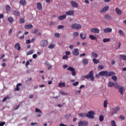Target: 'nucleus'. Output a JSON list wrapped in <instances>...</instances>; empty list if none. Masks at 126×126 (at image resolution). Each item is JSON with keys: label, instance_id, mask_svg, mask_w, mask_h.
Segmentation results:
<instances>
[{"label": "nucleus", "instance_id": "obj_44", "mask_svg": "<svg viewBox=\"0 0 126 126\" xmlns=\"http://www.w3.org/2000/svg\"><path fill=\"white\" fill-rule=\"evenodd\" d=\"M119 118L122 121H125V120H126V117L124 116V115H120Z\"/></svg>", "mask_w": 126, "mask_h": 126}, {"label": "nucleus", "instance_id": "obj_8", "mask_svg": "<svg viewBox=\"0 0 126 126\" xmlns=\"http://www.w3.org/2000/svg\"><path fill=\"white\" fill-rule=\"evenodd\" d=\"M67 70H69L70 71H71L72 72V75L73 76H74L75 75H76V72H75V69H74V68H73L71 66H69L67 68Z\"/></svg>", "mask_w": 126, "mask_h": 126}, {"label": "nucleus", "instance_id": "obj_13", "mask_svg": "<svg viewBox=\"0 0 126 126\" xmlns=\"http://www.w3.org/2000/svg\"><path fill=\"white\" fill-rule=\"evenodd\" d=\"M5 8L6 9V13H9L10 12V10H11V7L8 4L5 5Z\"/></svg>", "mask_w": 126, "mask_h": 126}, {"label": "nucleus", "instance_id": "obj_64", "mask_svg": "<svg viewBox=\"0 0 126 126\" xmlns=\"http://www.w3.org/2000/svg\"><path fill=\"white\" fill-rule=\"evenodd\" d=\"M59 126H67L63 124H60Z\"/></svg>", "mask_w": 126, "mask_h": 126}, {"label": "nucleus", "instance_id": "obj_48", "mask_svg": "<svg viewBox=\"0 0 126 126\" xmlns=\"http://www.w3.org/2000/svg\"><path fill=\"white\" fill-rule=\"evenodd\" d=\"M111 126H117V125H116V122H115V121L113 120L111 121Z\"/></svg>", "mask_w": 126, "mask_h": 126}, {"label": "nucleus", "instance_id": "obj_63", "mask_svg": "<svg viewBox=\"0 0 126 126\" xmlns=\"http://www.w3.org/2000/svg\"><path fill=\"white\" fill-rule=\"evenodd\" d=\"M67 66H68L67 65L64 64L63 65V68L64 69L67 68Z\"/></svg>", "mask_w": 126, "mask_h": 126}, {"label": "nucleus", "instance_id": "obj_38", "mask_svg": "<svg viewBox=\"0 0 126 126\" xmlns=\"http://www.w3.org/2000/svg\"><path fill=\"white\" fill-rule=\"evenodd\" d=\"M108 105V101L107 100H105L103 103L104 108H107Z\"/></svg>", "mask_w": 126, "mask_h": 126}, {"label": "nucleus", "instance_id": "obj_40", "mask_svg": "<svg viewBox=\"0 0 126 126\" xmlns=\"http://www.w3.org/2000/svg\"><path fill=\"white\" fill-rule=\"evenodd\" d=\"M55 47H56V45H55L54 44H50V45H49L48 48H49V49H54V48H55Z\"/></svg>", "mask_w": 126, "mask_h": 126}, {"label": "nucleus", "instance_id": "obj_32", "mask_svg": "<svg viewBox=\"0 0 126 126\" xmlns=\"http://www.w3.org/2000/svg\"><path fill=\"white\" fill-rule=\"evenodd\" d=\"M114 85H115V83L112 82H109L107 84V86H108V87H113V86H114Z\"/></svg>", "mask_w": 126, "mask_h": 126}, {"label": "nucleus", "instance_id": "obj_34", "mask_svg": "<svg viewBox=\"0 0 126 126\" xmlns=\"http://www.w3.org/2000/svg\"><path fill=\"white\" fill-rule=\"evenodd\" d=\"M93 63H95V64H97V63H100V61L94 58L93 60Z\"/></svg>", "mask_w": 126, "mask_h": 126}, {"label": "nucleus", "instance_id": "obj_14", "mask_svg": "<svg viewBox=\"0 0 126 126\" xmlns=\"http://www.w3.org/2000/svg\"><path fill=\"white\" fill-rule=\"evenodd\" d=\"M12 14L14 15V16H20V12L18 10H13L12 12Z\"/></svg>", "mask_w": 126, "mask_h": 126}, {"label": "nucleus", "instance_id": "obj_1", "mask_svg": "<svg viewBox=\"0 0 126 126\" xmlns=\"http://www.w3.org/2000/svg\"><path fill=\"white\" fill-rule=\"evenodd\" d=\"M115 74L116 73L114 71H110L108 72L107 71H102L99 73V75H100V76H106L107 77L113 76V75H115Z\"/></svg>", "mask_w": 126, "mask_h": 126}, {"label": "nucleus", "instance_id": "obj_4", "mask_svg": "<svg viewBox=\"0 0 126 126\" xmlns=\"http://www.w3.org/2000/svg\"><path fill=\"white\" fill-rule=\"evenodd\" d=\"M120 110H121V107L120 106L116 107L113 110V111L111 113V116H113L115 115V114H117L118 112H119Z\"/></svg>", "mask_w": 126, "mask_h": 126}, {"label": "nucleus", "instance_id": "obj_10", "mask_svg": "<svg viewBox=\"0 0 126 126\" xmlns=\"http://www.w3.org/2000/svg\"><path fill=\"white\" fill-rule=\"evenodd\" d=\"M73 56H79V49L76 48L72 52Z\"/></svg>", "mask_w": 126, "mask_h": 126}, {"label": "nucleus", "instance_id": "obj_62", "mask_svg": "<svg viewBox=\"0 0 126 126\" xmlns=\"http://www.w3.org/2000/svg\"><path fill=\"white\" fill-rule=\"evenodd\" d=\"M115 88H119V85L118 84H115Z\"/></svg>", "mask_w": 126, "mask_h": 126}, {"label": "nucleus", "instance_id": "obj_23", "mask_svg": "<svg viewBox=\"0 0 126 126\" xmlns=\"http://www.w3.org/2000/svg\"><path fill=\"white\" fill-rule=\"evenodd\" d=\"M25 29H32L33 28V25H26L25 26Z\"/></svg>", "mask_w": 126, "mask_h": 126}, {"label": "nucleus", "instance_id": "obj_31", "mask_svg": "<svg viewBox=\"0 0 126 126\" xmlns=\"http://www.w3.org/2000/svg\"><path fill=\"white\" fill-rule=\"evenodd\" d=\"M59 87H64V86H65V83H64V82H63V83H62V82H60L59 83Z\"/></svg>", "mask_w": 126, "mask_h": 126}, {"label": "nucleus", "instance_id": "obj_57", "mask_svg": "<svg viewBox=\"0 0 126 126\" xmlns=\"http://www.w3.org/2000/svg\"><path fill=\"white\" fill-rule=\"evenodd\" d=\"M5 125V122H0V126H4Z\"/></svg>", "mask_w": 126, "mask_h": 126}, {"label": "nucleus", "instance_id": "obj_61", "mask_svg": "<svg viewBox=\"0 0 126 126\" xmlns=\"http://www.w3.org/2000/svg\"><path fill=\"white\" fill-rule=\"evenodd\" d=\"M65 55H67V56H69V55H70V52L69 51H66Z\"/></svg>", "mask_w": 126, "mask_h": 126}, {"label": "nucleus", "instance_id": "obj_2", "mask_svg": "<svg viewBox=\"0 0 126 126\" xmlns=\"http://www.w3.org/2000/svg\"><path fill=\"white\" fill-rule=\"evenodd\" d=\"M84 78H86V79H89V78H90L91 81H94L95 78L94 77L93 71H91L88 75L84 76Z\"/></svg>", "mask_w": 126, "mask_h": 126}, {"label": "nucleus", "instance_id": "obj_56", "mask_svg": "<svg viewBox=\"0 0 126 126\" xmlns=\"http://www.w3.org/2000/svg\"><path fill=\"white\" fill-rule=\"evenodd\" d=\"M29 64H30V62H29V61H27L26 63V67H28V65H29Z\"/></svg>", "mask_w": 126, "mask_h": 126}, {"label": "nucleus", "instance_id": "obj_22", "mask_svg": "<svg viewBox=\"0 0 126 126\" xmlns=\"http://www.w3.org/2000/svg\"><path fill=\"white\" fill-rule=\"evenodd\" d=\"M7 20L10 23H12L14 22V19H13V17H12V16L9 17L7 18Z\"/></svg>", "mask_w": 126, "mask_h": 126}, {"label": "nucleus", "instance_id": "obj_41", "mask_svg": "<svg viewBox=\"0 0 126 126\" xmlns=\"http://www.w3.org/2000/svg\"><path fill=\"white\" fill-rule=\"evenodd\" d=\"M112 79L114 80V81H117L118 80V78L117 77V76H113L111 77Z\"/></svg>", "mask_w": 126, "mask_h": 126}, {"label": "nucleus", "instance_id": "obj_9", "mask_svg": "<svg viewBox=\"0 0 126 126\" xmlns=\"http://www.w3.org/2000/svg\"><path fill=\"white\" fill-rule=\"evenodd\" d=\"M40 45L41 47H47V46H48V41L46 40H42L40 42Z\"/></svg>", "mask_w": 126, "mask_h": 126}, {"label": "nucleus", "instance_id": "obj_16", "mask_svg": "<svg viewBox=\"0 0 126 126\" xmlns=\"http://www.w3.org/2000/svg\"><path fill=\"white\" fill-rule=\"evenodd\" d=\"M115 11L117 13V14H118V15H122V14H123V11H122L120 8L117 7L115 9Z\"/></svg>", "mask_w": 126, "mask_h": 126}, {"label": "nucleus", "instance_id": "obj_54", "mask_svg": "<svg viewBox=\"0 0 126 126\" xmlns=\"http://www.w3.org/2000/svg\"><path fill=\"white\" fill-rule=\"evenodd\" d=\"M26 44H30V43H31V40H30V39H27L26 40Z\"/></svg>", "mask_w": 126, "mask_h": 126}, {"label": "nucleus", "instance_id": "obj_15", "mask_svg": "<svg viewBox=\"0 0 126 126\" xmlns=\"http://www.w3.org/2000/svg\"><path fill=\"white\" fill-rule=\"evenodd\" d=\"M112 31V29L110 28H107L103 30L104 33H111Z\"/></svg>", "mask_w": 126, "mask_h": 126}, {"label": "nucleus", "instance_id": "obj_12", "mask_svg": "<svg viewBox=\"0 0 126 126\" xmlns=\"http://www.w3.org/2000/svg\"><path fill=\"white\" fill-rule=\"evenodd\" d=\"M66 15L71 16L74 15V11L73 10H69L65 12Z\"/></svg>", "mask_w": 126, "mask_h": 126}, {"label": "nucleus", "instance_id": "obj_29", "mask_svg": "<svg viewBox=\"0 0 126 126\" xmlns=\"http://www.w3.org/2000/svg\"><path fill=\"white\" fill-rule=\"evenodd\" d=\"M20 4L21 5H25V4H26V1H25V0H20Z\"/></svg>", "mask_w": 126, "mask_h": 126}, {"label": "nucleus", "instance_id": "obj_51", "mask_svg": "<svg viewBox=\"0 0 126 126\" xmlns=\"http://www.w3.org/2000/svg\"><path fill=\"white\" fill-rule=\"evenodd\" d=\"M64 27L63 25H59L58 26V29H63Z\"/></svg>", "mask_w": 126, "mask_h": 126}, {"label": "nucleus", "instance_id": "obj_19", "mask_svg": "<svg viewBox=\"0 0 126 126\" xmlns=\"http://www.w3.org/2000/svg\"><path fill=\"white\" fill-rule=\"evenodd\" d=\"M14 48L18 51H20V50H21V46H20V44L19 43H17L15 45Z\"/></svg>", "mask_w": 126, "mask_h": 126}, {"label": "nucleus", "instance_id": "obj_5", "mask_svg": "<svg viewBox=\"0 0 126 126\" xmlns=\"http://www.w3.org/2000/svg\"><path fill=\"white\" fill-rule=\"evenodd\" d=\"M81 25L79 24H73L71 25V28H72V29L79 30L81 29Z\"/></svg>", "mask_w": 126, "mask_h": 126}, {"label": "nucleus", "instance_id": "obj_50", "mask_svg": "<svg viewBox=\"0 0 126 126\" xmlns=\"http://www.w3.org/2000/svg\"><path fill=\"white\" fill-rule=\"evenodd\" d=\"M81 93V90L77 91L76 92L75 94L76 95H77V94L80 95Z\"/></svg>", "mask_w": 126, "mask_h": 126}, {"label": "nucleus", "instance_id": "obj_3", "mask_svg": "<svg viewBox=\"0 0 126 126\" xmlns=\"http://www.w3.org/2000/svg\"><path fill=\"white\" fill-rule=\"evenodd\" d=\"M94 115H95V112L94 111H91L88 112V114H86V117L89 119H94Z\"/></svg>", "mask_w": 126, "mask_h": 126}, {"label": "nucleus", "instance_id": "obj_52", "mask_svg": "<svg viewBox=\"0 0 126 126\" xmlns=\"http://www.w3.org/2000/svg\"><path fill=\"white\" fill-rule=\"evenodd\" d=\"M67 59H68V56H67V55H65L63 57V60H67Z\"/></svg>", "mask_w": 126, "mask_h": 126}, {"label": "nucleus", "instance_id": "obj_39", "mask_svg": "<svg viewBox=\"0 0 126 126\" xmlns=\"http://www.w3.org/2000/svg\"><path fill=\"white\" fill-rule=\"evenodd\" d=\"M111 41V39L110 38H104L103 39V42L104 43H107V42H110Z\"/></svg>", "mask_w": 126, "mask_h": 126}, {"label": "nucleus", "instance_id": "obj_37", "mask_svg": "<svg viewBox=\"0 0 126 126\" xmlns=\"http://www.w3.org/2000/svg\"><path fill=\"white\" fill-rule=\"evenodd\" d=\"M120 59H123L124 61H126V56L124 55H120Z\"/></svg>", "mask_w": 126, "mask_h": 126}, {"label": "nucleus", "instance_id": "obj_18", "mask_svg": "<svg viewBox=\"0 0 126 126\" xmlns=\"http://www.w3.org/2000/svg\"><path fill=\"white\" fill-rule=\"evenodd\" d=\"M109 6H105L104 7H103L102 8V9H101L100 10L101 13H103V12H106V11H107V10H109Z\"/></svg>", "mask_w": 126, "mask_h": 126}, {"label": "nucleus", "instance_id": "obj_11", "mask_svg": "<svg viewBox=\"0 0 126 126\" xmlns=\"http://www.w3.org/2000/svg\"><path fill=\"white\" fill-rule=\"evenodd\" d=\"M70 4L72 5V6H73V7H76V8L78 7V4L77 3V2H76L75 1H73V0L71 1Z\"/></svg>", "mask_w": 126, "mask_h": 126}, {"label": "nucleus", "instance_id": "obj_58", "mask_svg": "<svg viewBox=\"0 0 126 126\" xmlns=\"http://www.w3.org/2000/svg\"><path fill=\"white\" fill-rule=\"evenodd\" d=\"M11 33H12V29H10L8 32L9 35H10V34H11Z\"/></svg>", "mask_w": 126, "mask_h": 126}, {"label": "nucleus", "instance_id": "obj_33", "mask_svg": "<svg viewBox=\"0 0 126 126\" xmlns=\"http://www.w3.org/2000/svg\"><path fill=\"white\" fill-rule=\"evenodd\" d=\"M89 38H90V39H91V40H96L97 39V37H96L95 36H94L93 35H91V34H90L89 35Z\"/></svg>", "mask_w": 126, "mask_h": 126}, {"label": "nucleus", "instance_id": "obj_26", "mask_svg": "<svg viewBox=\"0 0 126 126\" xmlns=\"http://www.w3.org/2000/svg\"><path fill=\"white\" fill-rule=\"evenodd\" d=\"M80 37L82 40H85V39H86V35L84 34L83 35V33H82L80 34Z\"/></svg>", "mask_w": 126, "mask_h": 126}, {"label": "nucleus", "instance_id": "obj_47", "mask_svg": "<svg viewBox=\"0 0 126 126\" xmlns=\"http://www.w3.org/2000/svg\"><path fill=\"white\" fill-rule=\"evenodd\" d=\"M98 70H101V69H104V66L103 65H99L98 66Z\"/></svg>", "mask_w": 126, "mask_h": 126}, {"label": "nucleus", "instance_id": "obj_43", "mask_svg": "<svg viewBox=\"0 0 126 126\" xmlns=\"http://www.w3.org/2000/svg\"><path fill=\"white\" fill-rule=\"evenodd\" d=\"M79 116H80V117H82V118H85V117H86V114L80 113V114H79Z\"/></svg>", "mask_w": 126, "mask_h": 126}, {"label": "nucleus", "instance_id": "obj_42", "mask_svg": "<svg viewBox=\"0 0 126 126\" xmlns=\"http://www.w3.org/2000/svg\"><path fill=\"white\" fill-rule=\"evenodd\" d=\"M99 121L100 122H103L104 121V116L103 115L99 116Z\"/></svg>", "mask_w": 126, "mask_h": 126}, {"label": "nucleus", "instance_id": "obj_7", "mask_svg": "<svg viewBox=\"0 0 126 126\" xmlns=\"http://www.w3.org/2000/svg\"><path fill=\"white\" fill-rule=\"evenodd\" d=\"M90 32L94 34H98V33H100V30L98 28H93L91 29Z\"/></svg>", "mask_w": 126, "mask_h": 126}, {"label": "nucleus", "instance_id": "obj_60", "mask_svg": "<svg viewBox=\"0 0 126 126\" xmlns=\"http://www.w3.org/2000/svg\"><path fill=\"white\" fill-rule=\"evenodd\" d=\"M33 59H36L37 58V54H33L32 55Z\"/></svg>", "mask_w": 126, "mask_h": 126}, {"label": "nucleus", "instance_id": "obj_28", "mask_svg": "<svg viewBox=\"0 0 126 126\" xmlns=\"http://www.w3.org/2000/svg\"><path fill=\"white\" fill-rule=\"evenodd\" d=\"M119 33L120 34V35L122 36V37H125V36H126V35L125 34V32H124L122 30L119 31Z\"/></svg>", "mask_w": 126, "mask_h": 126}, {"label": "nucleus", "instance_id": "obj_20", "mask_svg": "<svg viewBox=\"0 0 126 126\" xmlns=\"http://www.w3.org/2000/svg\"><path fill=\"white\" fill-rule=\"evenodd\" d=\"M65 18H66V15L65 14H63L58 17L59 20L60 21L63 20L64 19H65Z\"/></svg>", "mask_w": 126, "mask_h": 126}, {"label": "nucleus", "instance_id": "obj_25", "mask_svg": "<svg viewBox=\"0 0 126 126\" xmlns=\"http://www.w3.org/2000/svg\"><path fill=\"white\" fill-rule=\"evenodd\" d=\"M82 63H83V64H84V65H87V64L89 62H88V60H87V59H84L82 61Z\"/></svg>", "mask_w": 126, "mask_h": 126}, {"label": "nucleus", "instance_id": "obj_53", "mask_svg": "<svg viewBox=\"0 0 126 126\" xmlns=\"http://www.w3.org/2000/svg\"><path fill=\"white\" fill-rule=\"evenodd\" d=\"M55 36L56 37H57V38H59V37H60V33H59L56 32V33H55Z\"/></svg>", "mask_w": 126, "mask_h": 126}, {"label": "nucleus", "instance_id": "obj_17", "mask_svg": "<svg viewBox=\"0 0 126 126\" xmlns=\"http://www.w3.org/2000/svg\"><path fill=\"white\" fill-rule=\"evenodd\" d=\"M36 6H37V8L38 10H42L43 7H42V4L41 3V2H37L36 3Z\"/></svg>", "mask_w": 126, "mask_h": 126}, {"label": "nucleus", "instance_id": "obj_21", "mask_svg": "<svg viewBox=\"0 0 126 126\" xmlns=\"http://www.w3.org/2000/svg\"><path fill=\"white\" fill-rule=\"evenodd\" d=\"M124 87L120 86L119 88V91L121 93V95H124Z\"/></svg>", "mask_w": 126, "mask_h": 126}, {"label": "nucleus", "instance_id": "obj_45", "mask_svg": "<svg viewBox=\"0 0 126 126\" xmlns=\"http://www.w3.org/2000/svg\"><path fill=\"white\" fill-rule=\"evenodd\" d=\"M78 35H79V33H78V32H74L73 33V36L74 37H77V36H78Z\"/></svg>", "mask_w": 126, "mask_h": 126}, {"label": "nucleus", "instance_id": "obj_6", "mask_svg": "<svg viewBox=\"0 0 126 126\" xmlns=\"http://www.w3.org/2000/svg\"><path fill=\"white\" fill-rule=\"evenodd\" d=\"M78 126H88V122L87 121H80L78 122Z\"/></svg>", "mask_w": 126, "mask_h": 126}, {"label": "nucleus", "instance_id": "obj_55", "mask_svg": "<svg viewBox=\"0 0 126 126\" xmlns=\"http://www.w3.org/2000/svg\"><path fill=\"white\" fill-rule=\"evenodd\" d=\"M19 90H20V89L19 88V87H17L16 86L15 89V91H19Z\"/></svg>", "mask_w": 126, "mask_h": 126}, {"label": "nucleus", "instance_id": "obj_27", "mask_svg": "<svg viewBox=\"0 0 126 126\" xmlns=\"http://www.w3.org/2000/svg\"><path fill=\"white\" fill-rule=\"evenodd\" d=\"M10 99V96L9 95H7L6 96L4 97L3 99L2 100V102H5L7 100Z\"/></svg>", "mask_w": 126, "mask_h": 126}, {"label": "nucleus", "instance_id": "obj_36", "mask_svg": "<svg viewBox=\"0 0 126 126\" xmlns=\"http://www.w3.org/2000/svg\"><path fill=\"white\" fill-rule=\"evenodd\" d=\"M19 23L20 24H23V23H25V20L23 18H21L19 20Z\"/></svg>", "mask_w": 126, "mask_h": 126}, {"label": "nucleus", "instance_id": "obj_30", "mask_svg": "<svg viewBox=\"0 0 126 126\" xmlns=\"http://www.w3.org/2000/svg\"><path fill=\"white\" fill-rule=\"evenodd\" d=\"M92 56L93 58H94V59H97V58H98V54L95 52H93L92 53Z\"/></svg>", "mask_w": 126, "mask_h": 126}, {"label": "nucleus", "instance_id": "obj_46", "mask_svg": "<svg viewBox=\"0 0 126 126\" xmlns=\"http://www.w3.org/2000/svg\"><path fill=\"white\" fill-rule=\"evenodd\" d=\"M35 112L36 113H39L40 114H42V111H41V110H40L38 108H35Z\"/></svg>", "mask_w": 126, "mask_h": 126}, {"label": "nucleus", "instance_id": "obj_24", "mask_svg": "<svg viewBox=\"0 0 126 126\" xmlns=\"http://www.w3.org/2000/svg\"><path fill=\"white\" fill-rule=\"evenodd\" d=\"M104 18L107 20H111V19H112V16L109 14H106L104 16Z\"/></svg>", "mask_w": 126, "mask_h": 126}, {"label": "nucleus", "instance_id": "obj_49", "mask_svg": "<svg viewBox=\"0 0 126 126\" xmlns=\"http://www.w3.org/2000/svg\"><path fill=\"white\" fill-rule=\"evenodd\" d=\"M79 84V82L77 81L72 84L73 86H77Z\"/></svg>", "mask_w": 126, "mask_h": 126}, {"label": "nucleus", "instance_id": "obj_35", "mask_svg": "<svg viewBox=\"0 0 126 126\" xmlns=\"http://www.w3.org/2000/svg\"><path fill=\"white\" fill-rule=\"evenodd\" d=\"M34 53V50L32 49L31 51H29L27 53V56H29V55H32Z\"/></svg>", "mask_w": 126, "mask_h": 126}, {"label": "nucleus", "instance_id": "obj_59", "mask_svg": "<svg viewBox=\"0 0 126 126\" xmlns=\"http://www.w3.org/2000/svg\"><path fill=\"white\" fill-rule=\"evenodd\" d=\"M61 94L62 95H68V94L65 93L64 92H62Z\"/></svg>", "mask_w": 126, "mask_h": 126}]
</instances>
